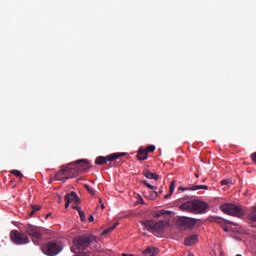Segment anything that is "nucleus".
I'll list each match as a JSON object with an SVG mask.
<instances>
[{"label": "nucleus", "instance_id": "f257e3e1", "mask_svg": "<svg viewBox=\"0 0 256 256\" xmlns=\"http://www.w3.org/2000/svg\"><path fill=\"white\" fill-rule=\"evenodd\" d=\"M208 208L209 204L201 200L187 201L179 206L180 211H184L186 213H193L194 215H201L203 213H206Z\"/></svg>", "mask_w": 256, "mask_h": 256}, {"label": "nucleus", "instance_id": "f03ea898", "mask_svg": "<svg viewBox=\"0 0 256 256\" xmlns=\"http://www.w3.org/2000/svg\"><path fill=\"white\" fill-rule=\"evenodd\" d=\"M68 167L70 168L73 177H77L79 173H85V171H89V169H91L89 161L85 159H80L75 162H71L68 164Z\"/></svg>", "mask_w": 256, "mask_h": 256}, {"label": "nucleus", "instance_id": "7ed1b4c3", "mask_svg": "<svg viewBox=\"0 0 256 256\" xmlns=\"http://www.w3.org/2000/svg\"><path fill=\"white\" fill-rule=\"evenodd\" d=\"M143 227L150 231V233H163L165 231V227L169 225L167 221L161 220L159 222H155L153 220H144L142 221Z\"/></svg>", "mask_w": 256, "mask_h": 256}, {"label": "nucleus", "instance_id": "20e7f679", "mask_svg": "<svg viewBox=\"0 0 256 256\" xmlns=\"http://www.w3.org/2000/svg\"><path fill=\"white\" fill-rule=\"evenodd\" d=\"M24 231L29 237H31L35 245H39V243L43 241V228L33 225H26L24 226Z\"/></svg>", "mask_w": 256, "mask_h": 256}, {"label": "nucleus", "instance_id": "39448f33", "mask_svg": "<svg viewBox=\"0 0 256 256\" xmlns=\"http://www.w3.org/2000/svg\"><path fill=\"white\" fill-rule=\"evenodd\" d=\"M41 251L44 255L56 256L60 251H63V246L57 241H48L41 246Z\"/></svg>", "mask_w": 256, "mask_h": 256}, {"label": "nucleus", "instance_id": "423d86ee", "mask_svg": "<svg viewBox=\"0 0 256 256\" xmlns=\"http://www.w3.org/2000/svg\"><path fill=\"white\" fill-rule=\"evenodd\" d=\"M220 209L226 215H232L233 217H243L245 215V210H243L241 206H237L235 204H222Z\"/></svg>", "mask_w": 256, "mask_h": 256}, {"label": "nucleus", "instance_id": "0eeeda50", "mask_svg": "<svg viewBox=\"0 0 256 256\" xmlns=\"http://www.w3.org/2000/svg\"><path fill=\"white\" fill-rule=\"evenodd\" d=\"M95 241V236L93 235H82L74 238L73 243L77 249L80 251H84V249H87L91 243Z\"/></svg>", "mask_w": 256, "mask_h": 256}, {"label": "nucleus", "instance_id": "6e6552de", "mask_svg": "<svg viewBox=\"0 0 256 256\" xmlns=\"http://www.w3.org/2000/svg\"><path fill=\"white\" fill-rule=\"evenodd\" d=\"M10 239L15 245H27L30 243L29 237L17 230L10 233Z\"/></svg>", "mask_w": 256, "mask_h": 256}, {"label": "nucleus", "instance_id": "1a4fd4ad", "mask_svg": "<svg viewBox=\"0 0 256 256\" xmlns=\"http://www.w3.org/2000/svg\"><path fill=\"white\" fill-rule=\"evenodd\" d=\"M125 155H127V153L125 152H117V153H112L108 156H99L96 158L95 160V164L96 165H105V163H107V161H115L116 159H119V157H125Z\"/></svg>", "mask_w": 256, "mask_h": 256}, {"label": "nucleus", "instance_id": "9d476101", "mask_svg": "<svg viewBox=\"0 0 256 256\" xmlns=\"http://www.w3.org/2000/svg\"><path fill=\"white\" fill-rule=\"evenodd\" d=\"M71 171L72 170H70L69 165L63 166L62 169L55 174V181H63V183H65V181L68 179H73V174Z\"/></svg>", "mask_w": 256, "mask_h": 256}, {"label": "nucleus", "instance_id": "9b49d317", "mask_svg": "<svg viewBox=\"0 0 256 256\" xmlns=\"http://www.w3.org/2000/svg\"><path fill=\"white\" fill-rule=\"evenodd\" d=\"M177 223L180 225V227H195L197 224V219L182 216L178 218Z\"/></svg>", "mask_w": 256, "mask_h": 256}, {"label": "nucleus", "instance_id": "f8f14e48", "mask_svg": "<svg viewBox=\"0 0 256 256\" xmlns=\"http://www.w3.org/2000/svg\"><path fill=\"white\" fill-rule=\"evenodd\" d=\"M178 189H179V191H199V189L208 190L209 186H207V185H195V184H192V185H190L188 187H179Z\"/></svg>", "mask_w": 256, "mask_h": 256}, {"label": "nucleus", "instance_id": "ddd939ff", "mask_svg": "<svg viewBox=\"0 0 256 256\" xmlns=\"http://www.w3.org/2000/svg\"><path fill=\"white\" fill-rule=\"evenodd\" d=\"M65 201H69L70 203H79V196H77V193L70 192L69 194H66L64 197Z\"/></svg>", "mask_w": 256, "mask_h": 256}, {"label": "nucleus", "instance_id": "4468645a", "mask_svg": "<svg viewBox=\"0 0 256 256\" xmlns=\"http://www.w3.org/2000/svg\"><path fill=\"white\" fill-rule=\"evenodd\" d=\"M248 221L251 227L256 228V206L252 209V211L248 215Z\"/></svg>", "mask_w": 256, "mask_h": 256}, {"label": "nucleus", "instance_id": "2eb2a0df", "mask_svg": "<svg viewBox=\"0 0 256 256\" xmlns=\"http://www.w3.org/2000/svg\"><path fill=\"white\" fill-rule=\"evenodd\" d=\"M198 241H199V236H197V234H193L188 238H186L185 245H187L188 247H191L192 245H195V243H197Z\"/></svg>", "mask_w": 256, "mask_h": 256}, {"label": "nucleus", "instance_id": "dca6fc26", "mask_svg": "<svg viewBox=\"0 0 256 256\" xmlns=\"http://www.w3.org/2000/svg\"><path fill=\"white\" fill-rule=\"evenodd\" d=\"M137 159L138 161H146V159H149V154H147L145 149L140 148L138 150Z\"/></svg>", "mask_w": 256, "mask_h": 256}, {"label": "nucleus", "instance_id": "f3484780", "mask_svg": "<svg viewBox=\"0 0 256 256\" xmlns=\"http://www.w3.org/2000/svg\"><path fill=\"white\" fill-rule=\"evenodd\" d=\"M144 177H146V179H154V181H157L159 179V176L157 173H152L149 170H146L143 172Z\"/></svg>", "mask_w": 256, "mask_h": 256}, {"label": "nucleus", "instance_id": "a211bd4d", "mask_svg": "<svg viewBox=\"0 0 256 256\" xmlns=\"http://www.w3.org/2000/svg\"><path fill=\"white\" fill-rule=\"evenodd\" d=\"M145 255L155 256L157 253H159V250L157 248L148 247L144 251Z\"/></svg>", "mask_w": 256, "mask_h": 256}, {"label": "nucleus", "instance_id": "6ab92c4d", "mask_svg": "<svg viewBox=\"0 0 256 256\" xmlns=\"http://www.w3.org/2000/svg\"><path fill=\"white\" fill-rule=\"evenodd\" d=\"M173 191H175V181H172L169 188V194L165 195V199H169L173 195Z\"/></svg>", "mask_w": 256, "mask_h": 256}, {"label": "nucleus", "instance_id": "aec40b11", "mask_svg": "<svg viewBox=\"0 0 256 256\" xmlns=\"http://www.w3.org/2000/svg\"><path fill=\"white\" fill-rule=\"evenodd\" d=\"M119 225V222L115 223L113 226L108 227L103 231V235H107L111 233L112 231H115L116 227Z\"/></svg>", "mask_w": 256, "mask_h": 256}, {"label": "nucleus", "instance_id": "412c9836", "mask_svg": "<svg viewBox=\"0 0 256 256\" xmlns=\"http://www.w3.org/2000/svg\"><path fill=\"white\" fill-rule=\"evenodd\" d=\"M10 173L15 177H19V179H23V173L19 170H11Z\"/></svg>", "mask_w": 256, "mask_h": 256}, {"label": "nucleus", "instance_id": "4be33fe9", "mask_svg": "<svg viewBox=\"0 0 256 256\" xmlns=\"http://www.w3.org/2000/svg\"><path fill=\"white\" fill-rule=\"evenodd\" d=\"M143 185H146L148 189H151V191H157V186L151 185L147 180L142 181Z\"/></svg>", "mask_w": 256, "mask_h": 256}, {"label": "nucleus", "instance_id": "5701e85b", "mask_svg": "<svg viewBox=\"0 0 256 256\" xmlns=\"http://www.w3.org/2000/svg\"><path fill=\"white\" fill-rule=\"evenodd\" d=\"M145 152L149 155V153H154L155 152V145H150L146 149H144Z\"/></svg>", "mask_w": 256, "mask_h": 256}, {"label": "nucleus", "instance_id": "b1692460", "mask_svg": "<svg viewBox=\"0 0 256 256\" xmlns=\"http://www.w3.org/2000/svg\"><path fill=\"white\" fill-rule=\"evenodd\" d=\"M163 215H165V210H160L154 213L155 219H159V217H163Z\"/></svg>", "mask_w": 256, "mask_h": 256}, {"label": "nucleus", "instance_id": "393cba45", "mask_svg": "<svg viewBox=\"0 0 256 256\" xmlns=\"http://www.w3.org/2000/svg\"><path fill=\"white\" fill-rule=\"evenodd\" d=\"M158 196H159V194L157 193L156 190L150 192V199H151L152 201H155V199H157Z\"/></svg>", "mask_w": 256, "mask_h": 256}, {"label": "nucleus", "instance_id": "a878e982", "mask_svg": "<svg viewBox=\"0 0 256 256\" xmlns=\"http://www.w3.org/2000/svg\"><path fill=\"white\" fill-rule=\"evenodd\" d=\"M84 187L88 193H90V195H95V190H93V188H91L89 185L85 184Z\"/></svg>", "mask_w": 256, "mask_h": 256}, {"label": "nucleus", "instance_id": "bb28decb", "mask_svg": "<svg viewBox=\"0 0 256 256\" xmlns=\"http://www.w3.org/2000/svg\"><path fill=\"white\" fill-rule=\"evenodd\" d=\"M78 213H79V217H80L81 221H85V219H86V217H85V212H83L82 210H80V212H78Z\"/></svg>", "mask_w": 256, "mask_h": 256}, {"label": "nucleus", "instance_id": "cd10ccee", "mask_svg": "<svg viewBox=\"0 0 256 256\" xmlns=\"http://www.w3.org/2000/svg\"><path fill=\"white\" fill-rule=\"evenodd\" d=\"M231 184V179H226L221 181V185H229Z\"/></svg>", "mask_w": 256, "mask_h": 256}, {"label": "nucleus", "instance_id": "c85d7f7f", "mask_svg": "<svg viewBox=\"0 0 256 256\" xmlns=\"http://www.w3.org/2000/svg\"><path fill=\"white\" fill-rule=\"evenodd\" d=\"M250 158H251V160L253 161V163H256V152H253V153L250 155Z\"/></svg>", "mask_w": 256, "mask_h": 256}, {"label": "nucleus", "instance_id": "c756f323", "mask_svg": "<svg viewBox=\"0 0 256 256\" xmlns=\"http://www.w3.org/2000/svg\"><path fill=\"white\" fill-rule=\"evenodd\" d=\"M41 209V206H37V205H34L32 206V210L35 211L37 213V211H39Z\"/></svg>", "mask_w": 256, "mask_h": 256}, {"label": "nucleus", "instance_id": "7c9ffc66", "mask_svg": "<svg viewBox=\"0 0 256 256\" xmlns=\"http://www.w3.org/2000/svg\"><path fill=\"white\" fill-rule=\"evenodd\" d=\"M88 221L90 223H93L95 221V217H93V215H90V217L88 218Z\"/></svg>", "mask_w": 256, "mask_h": 256}, {"label": "nucleus", "instance_id": "2f4dec72", "mask_svg": "<svg viewBox=\"0 0 256 256\" xmlns=\"http://www.w3.org/2000/svg\"><path fill=\"white\" fill-rule=\"evenodd\" d=\"M65 202H66L65 203V208L69 209V205H70L71 202L69 200H65Z\"/></svg>", "mask_w": 256, "mask_h": 256}, {"label": "nucleus", "instance_id": "473e14b6", "mask_svg": "<svg viewBox=\"0 0 256 256\" xmlns=\"http://www.w3.org/2000/svg\"><path fill=\"white\" fill-rule=\"evenodd\" d=\"M73 209H75L76 211H78V213L81 211V207H79V206H74Z\"/></svg>", "mask_w": 256, "mask_h": 256}, {"label": "nucleus", "instance_id": "72a5a7b5", "mask_svg": "<svg viewBox=\"0 0 256 256\" xmlns=\"http://www.w3.org/2000/svg\"><path fill=\"white\" fill-rule=\"evenodd\" d=\"M35 210H32L31 212H30V214H29V217H33V215H35Z\"/></svg>", "mask_w": 256, "mask_h": 256}, {"label": "nucleus", "instance_id": "f704fd0d", "mask_svg": "<svg viewBox=\"0 0 256 256\" xmlns=\"http://www.w3.org/2000/svg\"><path fill=\"white\" fill-rule=\"evenodd\" d=\"M122 256H135V255L123 253Z\"/></svg>", "mask_w": 256, "mask_h": 256}, {"label": "nucleus", "instance_id": "c9c22d12", "mask_svg": "<svg viewBox=\"0 0 256 256\" xmlns=\"http://www.w3.org/2000/svg\"><path fill=\"white\" fill-rule=\"evenodd\" d=\"M51 217V213H48L47 215H46V219H49Z\"/></svg>", "mask_w": 256, "mask_h": 256}, {"label": "nucleus", "instance_id": "e433bc0d", "mask_svg": "<svg viewBox=\"0 0 256 256\" xmlns=\"http://www.w3.org/2000/svg\"><path fill=\"white\" fill-rule=\"evenodd\" d=\"M101 209H105V204H101Z\"/></svg>", "mask_w": 256, "mask_h": 256}, {"label": "nucleus", "instance_id": "4c0bfd02", "mask_svg": "<svg viewBox=\"0 0 256 256\" xmlns=\"http://www.w3.org/2000/svg\"><path fill=\"white\" fill-rule=\"evenodd\" d=\"M99 203H103V200H101V198L99 199Z\"/></svg>", "mask_w": 256, "mask_h": 256}, {"label": "nucleus", "instance_id": "58836bf2", "mask_svg": "<svg viewBox=\"0 0 256 256\" xmlns=\"http://www.w3.org/2000/svg\"><path fill=\"white\" fill-rule=\"evenodd\" d=\"M188 256H194L192 253H189Z\"/></svg>", "mask_w": 256, "mask_h": 256}, {"label": "nucleus", "instance_id": "ea45409f", "mask_svg": "<svg viewBox=\"0 0 256 256\" xmlns=\"http://www.w3.org/2000/svg\"><path fill=\"white\" fill-rule=\"evenodd\" d=\"M224 231H227V228H224Z\"/></svg>", "mask_w": 256, "mask_h": 256}]
</instances>
